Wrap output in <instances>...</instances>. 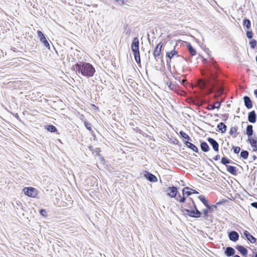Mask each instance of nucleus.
<instances>
[{
    "instance_id": "13",
    "label": "nucleus",
    "mask_w": 257,
    "mask_h": 257,
    "mask_svg": "<svg viewBox=\"0 0 257 257\" xmlns=\"http://www.w3.org/2000/svg\"><path fill=\"white\" fill-rule=\"evenodd\" d=\"M248 120L250 123H255L256 120V114L254 110L249 112L248 114Z\"/></svg>"
},
{
    "instance_id": "39",
    "label": "nucleus",
    "mask_w": 257,
    "mask_h": 257,
    "mask_svg": "<svg viewBox=\"0 0 257 257\" xmlns=\"http://www.w3.org/2000/svg\"><path fill=\"white\" fill-rule=\"evenodd\" d=\"M246 36L248 39H251L253 37L252 32L251 31H247L246 32Z\"/></svg>"
},
{
    "instance_id": "31",
    "label": "nucleus",
    "mask_w": 257,
    "mask_h": 257,
    "mask_svg": "<svg viewBox=\"0 0 257 257\" xmlns=\"http://www.w3.org/2000/svg\"><path fill=\"white\" fill-rule=\"evenodd\" d=\"M249 153L248 151L246 150H242V151L240 153V156L241 158H242L243 159H246L248 158Z\"/></svg>"
},
{
    "instance_id": "41",
    "label": "nucleus",
    "mask_w": 257,
    "mask_h": 257,
    "mask_svg": "<svg viewBox=\"0 0 257 257\" xmlns=\"http://www.w3.org/2000/svg\"><path fill=\"white\" fill-rule=\"evenodd\" d=\"M203 213L204 215V216L203 217L205 219H206L208 217V209H204L203 210Z\"/></svg>"
},
{
    "instance_id": "52",
    "label": "nucleus",
    "mask_w": 257,
    "mask_h": 257,
    "mask_svg": "<svg viewBox=\"0 0 257 257\" xmlns=\"http://www.w3.org/2000/svg\"><path fill=\"white\" fill-rule=\"evenodd\" d=\"M185 81H186V80H184V79H183V80H182L181 83H182V84H184V83H185Z\"/></svg>"
},
{
    "instance_id": "5",
    "label": "nucleus",
    "mask_w": 257,
    "mask_h": 257,
    "mask_svg": "<svg viewBox=\"0 0 257 257\" xmlns=\"http://www.w3.org/2000/svg\"><path fill=\"white\" fill-rule=\"evenodd\" d=\"M183 196H181L180 194L178 195V197L176 198V201L180 203H185L186 198L185 195L187 196H190L192 194H198V192L196 190L193 189L189 187H184L182 189Z\"/></svg>"
},
{
    "instance_id": "51",
    "label": "nucleus",
    "mask_w": 257,
    "mask_h": 257,
    "mask_svg": "<svg viewBox=\"0 0 257 257\" xmlns=\"http://www.w3.org/2000/svg\"><path fill=\"white\" fill-rule=\"evenodd\" d=\"M167 65L168 66V67L169 68L171 67V65L169 64V61L168 60H167Z\"/></svg>"
},
{
    "instance_id": "4",
    "label": "nucleus",
    "mask_w": 257,
    "mask_h": 257,
    "mask_svg": "<svg viewBox=\"0 0 257 257\" xmlns=\"http://www.w3.org/2000/svg\"><path fill=\"white\" fill-rule=\"evenodd\" d=\"M131 48L134 53L135 61L138 64H140L141 63V58L139 51V41L137 37L134 38L132 43Z\"/></svg>"
},
{
    "instance_id": "6",
    "label": "nucleus",
    "mask_w": 257,
    "mask_h": 257,
    "mask_svg": "<svg viewBox=\"0 0 257 257\" xmlns=\"http://www.w3.org/2000/svg\"><path fill=\"white\" fill-rule=\"evenodd\" d=\"M163 44L162 42H160L155 48L153 51V55L156 61H158L160 59V56L162 51V48Z\"/></svg>"
},
{
    "instance_id": "20",
    "label": "nucleus",
    "mask_w": 257,
    "mask_h": 257,
    "mask_svg": "<svg viewBox=\"0 0 257 257\" xmlns=\"http://www.w3.org/2000/svg\"><path fill=\"white\" fill-rule=\"evenodd\" d=\"M248 141L253 148L252 151L256 152L257 151V138L255 137V138L248 139Z\"/></svg>"
},
{
    "instance_id": "19",
    "label": "nucleus",
    "mask_w": 257,
    "mask_h": 257,
    "mask_svg": "<svg viewBox=\"0 0 257 257\" xmlns=\"http://www.w3.org/2000/svg\"><path fill=\"white\" fill-rule=\"evenodd\" d=\"M217 131L220 132L221 133H224L227 130V126L224 123L221 122L217 125Z\"/></svg>"
},
{
    "instance_id": "18",
    "label": "nucleus",
    "mask_w": 257,
    "mask_h": 257,
    "mask_svg": "<svg viewBox=\"0 0 257 257\" xmlns=\"http://www.w3.org/2000/svg\"><path fill=\"white\" fill-rule=\"evenodd\" d=\"M185 145L189 149L192 150L193 151L197 153L198 152V148L193 144L189 142V141H185L184 142Z\"/></svg>"
},
{
    "instance_id": "34",
    "label": "nucleus",
    "mask_w": 257,
    "mask_h": 257,
    "mask_svg": "<svg viewBox=\"0 0 257 257\" xmlns=\"http://www.w3.org/2000/svg\"><path fill=\"white\" fill-rule=\"evenodd\" d=\"M256 44L257 42L254 39H252L249 42V44L251 49H254L256 47Z\"/></svg>"
},
{
    "instance_id": "46",
    "label": "nucleus",
    "mask_w": 257,
    "mask_h": 257,
    "mask_svg": "<svg viewBox=\"0 0 257 257\" xmlns=\"http://www.w3.org/2000/svg\"><path fill=\"white\" fill-rule=\"evenodd\" d=\"M220 158V155H216V156H215L214 157H213V160L214 161H217Z\"/></svg>"
},
{
    "instance_id": "56",
    "label": "nucleus",
    "mask_w": 257,
    "mask_h": 257,
    "mask_svg": "<svg viewBox=\"0 0 257 257\" xmlns=\"http://www.w3.org/2000/svg\"><path fill=\"white\" fill-rule=\"evenodd\" d=\"M93 179L94 180H96V178H93Z\"/></svg>"
},
{
    "instance_id": "2",
    "label": "nucleus",
    "mask_w": 257,
    "mask_h": 257,
    "mask_svg": "<svg viewBox=\"0 0 257 257\" xmlns=\"http://www.w3.org/2000/svg\"><path fill=\"white\" fill-rule=\"evenodd\" d=\"M75 70L87 78L93 76L95 72V69L92 64L89 63L79 61L75 66Z\"/></svg>"
},
{
    "instance_id": "55",
    "label": "nucleus",
    "mask_w": 257,
    "mask_h": 257,
    "mask_svg": "<svg viewBox=\"0 0 257 257\" xmlns=\"http://www.w3.org/2000/svg\"><path fill=\"white\" fill-rule=\"evenodd\" d=\"M234 257H240V256L239 255L236 254V255H234Z\"/></svg>"
},
{
    "instance_id": "48",
    "label": "nucleus",
    "mask_w": 257,
    "mask_h": 257,
    "mask_svg": "<svg viewBox=\"0 0 257 257\" xmlns=\"http://www.w3.org/2000/svg\"><path fill=\"white\" fill-rule=\"evenodd\" d=\"M99 157H100V159L101 162L104 161V158L102 156H101V155H100V156H99Z\"/></svg>"
},
{
    "instance_id": "30",
    "label": "nucleus",
    "mask_w": 257,
    "mask_h": 257,
    "mask_svg": "<svg viewBox=\"0 0 257 257\" xmlns=\"http://www.w3.org/2000/svg\"><path fill=\"white\" fill-rule=\"evenodd\" d=\"M221 163L223 165H226V164H229V163H233L231 160H229V159H228L227 158L225 157H222L221 158Z\"/></svg>"
},
{
    "instance_id": "36",
    "label": "nucleus",
    "mask_w": 257,
    "mask_h": 257,
    "mask_svg": "<svg viewBox=\"0 0 257 257\" xmlns=\"http://www.w3.org/2000/svg\"><path fill=\"white\" fill-rule=\"evenodd\" d=\"M40 214L44 217L47 216V211L45 209H42L40 210Z\"/></svg>"
},
{
    "instance_id": "26",
    "label": "nucleus",
    "mask_w": 257,
    "mask_h": 257,
    "mask_svg": "<svg viewBox=\"0 0 257 257\" xmlns=\"http://www.w3.org/2000/svg\"><path fill=\"white\" fill-rule=\"evenodd\" d=\"M250 25H251L250 21L248 19L245 18L243 20V25L246 29H249L250 28Z\"/></svg>"
},
{
    "instance_id": "22",
    "label": "nucleus",
    "mask_w": 257,
    "mask_h": 257,
    "mask_svg": "<svg viewBox=\"0 0 257 257\" xmlns=\"http://www.w3.org/2000/svg\"><path fill=\"white\" fill-rule=\"evenodd\" d=\"M238 128V127L237 126H234L230 128L229 134L230 136H232L233 138L236 137Z\"/></svg>"
},
{
    "instance_id": "37",
    "label": "nucleus",
    "mask_w": 257,
    "mask_h": 257,
    "mask_svg": "<svg viewBox=\"0 0 257 257\" xmlns=\"http://www.w3.org/2000/svg\"><path fill=\"white\" fill-rule=\"evenodd\" d=\"M177 61L180 63H183V62L185 60L184 58L183 57L179 55L177 56Z\"/></svg>"
},
{
    "instance_id": "10",
    "label": "nucleus",
    "mask_w": 257,
    "mask_h": 257,
    "mask_svg": "<svg viewBox=\"0 0 257 257\" xmlns=\"http://www.w3.org/2000/svg\"><path fill=\"white\" fill-rule=\"evenodd\" d=\"M207 141L212 146L214 151L218 152L219 151V144L216 140L211 138H208L207 139Z\"/></svg>"
},
{
    "instance_id": "16",
    "label": "nucleus",
    "mask_w": 257,
    "mask_h": 257,
    "mask_svg": "<svg viewBox=\"0 0 257 257\" xmlns=\"http://www.w3.org/2000/svg\"><path fill=\"white\" fill-rule=\"evenodd\" d=\"M245 134L248 137V140L253 138L252 137L253 134V126L252 125L248 124L247 125Z\"/></svg>"
},
{
    "instance_id": "21",
    "label": "nucleus",
    "mask_w": 257,
    "mask_h": 257,
    "mask_svg": "<svg viewBox=\"0 0 257 257\" xmlns=\"http://www.w3.org/2000/svg\"><path fill=\"white\" fill-rule=\"evenodd\" d=\"M221 105V102L219 101H215L213 104H210L207 107L208 109H214L215 108L219 109Z\"/></svg>"
},
{
    "instance_id": "7",
    "label": "nucleus",
    "mask_w": 257,
    "mask_h": 257,
    "mask_svg": "<svg viewBox=\"0 0 257 257\" xmlns=\"http://www.w3.org/2000/svg\"><path fill=\"white\" fill-rule=\"evenodd\" d=\"M24 191L25 194L29 197H35L37 195V190L32 187L25 188Z\"/></svg>"
},
{
    "instance_id": "53",
    "label": "nucleus",
    "mask_w": 257,
    "mask_h": 257,
    "mask_svg": "<svg viewBox=\"0 0 257 257\" xmlns=\"http://www.w3.org/2000/svg\"><path fill=\"white\" fill-rule=\"evenodd\" d=\"M253 160H255L256 159V157L255 155H254L253 156Z\"/></svg>"
},
{
    "instance_id": "9",
    "label": "nucleus",
    "mask_w": 257,
    "mask_h": 257,
    "mask_svg": "<svg viewBox=\"0 0 257 257\" xmlns=\"http://www.w3.org/2000/svg\"><path fill=\"white\" fill-rule=\"evenodd\" d=\"M37 33L41 42L43 43L45 46H46L48 49H50V44L46 38L45 37L44 34L40 31H38Z\"/></svg>"
},
{
    "instance_id": "50",
    "label": "nucleus",
    "mask_w": 257,
    "mask_h": 257,
    "mask_svg": "<svg viewBox=\"0 0 257 257\" xmlns=\"http://www.w3.org/2000/svg\"><path fill=\"white\" fill-rule=\"evenodd\" d=\"M89 150H90V151H92V152H93V147H92V146H89Z\"/></svg>"
},
{
    "instance_id": "45",
    "label": "nucleus",
    "mask_w": 257,
    "mask_h": 257,
    "mask_svg": "<svg viewBox=\"0 0 257 257\" xmlns=\"http://www.w3.org/2000/svg\"><path fill=\"white\" fill-rule=\"evenodd\" d=\"M251 206L257 209V202H254L251 203Z\"/></svg>"
},
{
    "instance_id": "15",
    "label": "nucleus",
    "mask_w": 257,
    "mask_h": 257,
    "mask_svg": "<svg viewBox=\"0 0 257 257\" xmlns=\"http://www.w3.org/2000/svg\"><path fill=\"white\" fill-rule=\"evenodd\" d=\"M144 176L150 182H156L157 181V178L154 175L150 172L146 171Z\"/></svg>"
},
{
    "instance_id": "54",
    "label": "nucleus",
    "mask_w": 257,
    "mask_h": 257,
    "mask_svg": "<svg viewBox=\"0 0 257 257\" xmlns=\"http://www.w3.org/2000/svg\"><path fill=\"white\" fill-rule=\"evenodd\" d=\"M252 257H257V253H255L254 255H252Z\"/></svg>"
},
{
    "instance_id": "47",
    "label": "nucleus",
    "mask_w": 257,
    "mask_h": 257,
    "mask_svg": "<svg viewBox=\"0 0 257 257\" xmlns=\"http://www.w3.org/2000/svg\"><path fill=\"white\" fill-rule=\"evenodd\" d=\"M222 116H223V117L224 118L223 119L224 120H227L228 118V114H223Z\"/></svg>"
},
{
    "instance_id": "43",
    "label": "nucleus",
    "mask_w": 257,
    "mask_h": 257,
    "mask_svg": "<svg viewBox=\"0 0 257 257\" xmlns=\"http://www.w3.org/2000/svg\"><path fill=\"white\" fill-rule=\"evenodd\" d=\"M205 206L207 207L206 209H208V211H211L212 210L213 206H210V205H209V204H208V205H205Z\"/></svg>"
},
{
    "instance_id": "27",
    "label": "nucleus",
    "mask_w": 257,
    "mask_h": 257,
    "mask_svg": "<svg viewBox=\"0 0 257 257\" xmlns=\"http://www.w3.org/2000/svg\"><path fill=\"white\" fill-rule=\"evenodd\" d=\"M177 54V52L175 49H174L170 52H167L166 54V56L171 59L173 56L176 55Z\"/></svg>"
},
{
    "instance_id": "33",
    "label": "nucleus",
    "mask_w": 257,
    "mask_h": 257,
    "mask_svg": "<svg viewBox=\"0 0 257 257\" xmlns=\"http://www.w3.org/2000/svg\"><path fill=\"white\" fill-rule=\"evenodd\" d=\"M246 239L251 243H255L257 240L256 238H255L250 234L248 237H247Z\"/></svg>"
},
{
    "instance_id": "11",
    "label": "nucleus",
    "mask_w": 257,
    "mask_h": 257,
    "mask_svg": "<svg viewBox=\"0 0 257 257\" xmlns=\"http://www.w3.org/2000/svg\"><path fill=\"white\" fill-rule=\"evenodd\" d=\"M235 248L239 252V253L243 256L246 257L248 253L247 249L243 246L238 245L235 246Z\"/></svg>"
},
{
    "instance_id": "17",
    "label": "nucleus",
    "mask_w": 257,
    "mask_h": 257,
    "mask_svg": "<svg viewBox=\"0 0 257 257\" xmlns=\"http://www.w3.org/2000/svg\"><path fill=\"white\" fill-rule=\"evenodd\" d=\"M235 250L233 248L230 246H228L226 248L224 251V254L228 257L234 255Z\"/></svg>"
},
{
    "instance_id": "38",
    "label": "nucleus",
    "mask_w": 257,
    "mask_h": 257,
    "mask_svg": "<svg viewBox=\"0 0 257 257\" xmlns=\"http://www.w3.org/2000/svg\"><path fill=\"white\" fill-rule=\"evenodd\" d=\"M85 126L88 129L89 131L91 130V124L87 121L84 122Z\"/></svg>"
},
{
    "instance_id": "23",
    "label": "nucleus",
    "mask_w": 257,
    "mask_h": 257,
    "mask_svg": "<svg viewBox=\"0 0 257 257\" xmlns=\"http://www.w3.org/2000/svg\"><path fill=\"white\" fill-rule=\"evenodd\" d=\"M200 148L201 150L204 152H207L209 150V147L205 142H201Z\"/></svg>"
},
{
    "instance_id": "40",
    "label": "nucleus",
    "mask_w": 257,
    "mask_h": 257,
    "mask_svg": "<svg viewBox=\"0 0 257 257\" xmlns=\"http://www.w3.org/2000/svg\"><path fill=\"white\" fill-rule=\"evenodd\" d=\"M233 149L234 153L236 154H238L240 151V148L239 147H233Z\"/></svg>"
},
{
    "instance_id": "35",
    "label": "nucleus",
    "mask_w": 257,
    "mask_h": 257,
    "mask_svg": "<svg viewBox=\"0 0 257 257\" xmlns=\"http://www.w3.org/2000/svg\"><path fill=\"white\" fill-rule=\"evenodd\" d=\"M168 84V88L171 90H174L176 88V85L175 84L172 83V82H170L169 83H167Z\"/></svg>"
},
{
    "instance_id": "49",
    "label": "nucleus",
    "mask_w": 257,
    "mask_h": 257,
    "mask_svg": "<svg viewBox=\"0 0 257 257\" xmlns=\"http://www.w3.org/2000/svg\"><path fill=\"white\" fill-rule=\"evenodd\" d=\"M254 94L255 96L257 97V89H256L254 90Z\"/></svg>"
},
{
    "instance_id": "44",
    "label": "nucleus",
    "mask_w": 257,
    "mask_h": 257,
    "mask_svg": "<svg viewBox=\"0 0 257 257\" xmlns=\"http://www.w3.org/2000/svg\"><path fill=\"white\" fill-rule=\"evenodd\" d=\"M243 235L245 236L246 238H247V237L250 235V233L248 231L244 230L243 232Z\"/></svg>"
},
{
    "instance_id": "3",
    "label": "nucleus",
    "mask_w": 257,
    "mask_h": 257,
    "mask_svg": "<svg viewBox=\"0 0 257 257\" xmlns=\"http://www.w3.org/2000/svg\"><path fill=\"white\" fill-rule=\"evenodd\" d=\"M186 206L191 209L184 208L183 206H181V208H183L182 211L187 214L189 216L193 218H199L201 216V212L197 209L195 202L191 198H189L188 199Z\"/></svg>"
},
{
    "instance_id": "29",
    "label": "nucleus",
    "mask_w": 257,
    "mask_h": 257,
    "mask_svg": "<svg viewBox=\"0 0 257 257\" xmlns=\"http://www.w3.org/2000/svg\"><path fill=\"white\" fill-rule=\"evenodd\" d=\"M179 134L180 136L184 139L187 140L188 141H191L190 137L183 131H180Z\"/></svg>"
},
{
    "instance_id": "25",
    "label": "nucleus",
    "mask_w": 257,
    "mask_h": 257,
    "mask_svg": "<svg viewBox=\"0 0 257 257\" xmlns=\"http://www.w3.org/2000/svg\"><path fill=\"white\" fill-rule=\"evenodd\" d=\"M187 48L190 54L192 56H195L196 54V51L195 49L192 47L190 43L187 44Z\"/></svg>"
},
{
    "instance_id": "8",
    "label": "nucleus",
    "mask_w": 257,
    "mask_h": 257,
    "mask_svg": "<svg viewBox=\"0 0 257 257\" xmlns=\"http://www.w3.org/2000/svg\"><path fill=\"white\" fill-rule=\"evenodd\" d=\"M168 190L170 191V192L167 193L168 196L171 198H175L176 199L178 197V196H177L178 191V188L174 186L169 187Z\"/></svg>"
},
{
    "instance_id": "1",
    "label": "nucleus",
    "mask_w": 257,
    "mask_h": 257,
    "mask_svg": "<svg viewBox=\"0 0 257 257\" xmlns=\"http://www.w3.org/2000/svg\"><path fill=\"white\" fill-rule=\"evenodd\" d=\"M220 73V70L213 60L209 63L207 68L205 74V82L204 85H207L211 89L215 88L214 96L215 98L219 97L223 93V89L220 86L219 80L217 79L218 75Z\"/></svg>"
},
{
    "instance_id": "42",
    "label": "nucleus",
    "mask_w": 257,
    "mask_h": 257,
    "mask_svg": "<svg viewBox=\"0 0 257 257\" xmlns=\"http://www.w3.org/2000/svg\"><path fill=\"white\" fill-rule=\"evenodd\" d=\"M100 152V149L99 148H95L93 150V153H96L98 156H100V154L99 153Z\"/></svg>"
},
{
    "instance_id": "28",
    "label": "nucleus",
    "mask_w": 257,
    "mask_h": 257,
    "mask_svg": "<svg viewBox=\"0 0 257 257\" xmlns=\"http://www.w3.org/2000/svg\"><path fill=\"white\" fill-rule=\"evenodd\" d=\"M46 128L47 130L51 133H55L57 131V128L52 124L48 125Z\"/></svg>"
},
{
    "instance_id": "24",
    "label": "nucleus",
    "mask_w": 257,
    "mask_h": 257,
    "mask_svg": "<svg viewBox=\"0 0 257 257\" xmlns=\"http://www.w3.org/2000/svg\"><path fill=\"white\" fill-rule=\"evenodd\" d=\"M227 171L232 175H235L236 174V168L233 166H227Z\"/></svg>"
},
{
    "instance_id": "32",
    "label": "nucleus",
    "mask_w": 257,
    "mask_h": 257,
    "mask_svg": "<svg viewBox=\"0 0 257 257\" xmlns=\"http://www.w3.org/2000/svg\"><path fill=\"white\" fill-rule=\"evenodd\" d=\"M198 198L199 200L203 203V204L205 206L206 205H208V202L207 200L206 199L205 196L201 195L198 196Z\"/></svg>"
},
{
    "instance_id": "14",
    "label": "nucleus",
    "mask_w": 257,
    "mask_h": 257,
    "mask_svg": "<svg viewBox=\"0 0 257 257\" xmlns=\"http://www.w3.org/2000/svg\"><path fill=\"white\" fill-rule=\"evenodd\" d=\"M243 101L244 105L247 109H250L252 107V102L249 96H244L243 97Z\"/></svg>"
},
{
    "instance_id": "12",
    "label": "nucleus",
    "mask_w": 257,
    "mask_h": 257,
    "mask_svg": "<svg viewBox=\"0 0 257 257\" xmlns=\"http://www.w3.org/2000/svg\"><path fill=\"white\" fill-rule=\"evenodd\" d=\"M228 237L229 239L233 242H236L238 240L239 238V234L235 231H231L228 233Z\"/></svg>"
}]
</instances>
